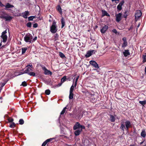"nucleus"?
Returning a JSON list of instances; mask_svg holds the SVG:
<instances>
[{
  "mask_svg": "<svg viewBox=\"0 0 146 146\" xmlns=\"http://www.w3.org/2000/svg\"><path fill=\"white\" fill-rule=\"evenodd\" d=\"M122 15L121 13L116 15V21L117 22H119L121 20Z\"/></svg>",
  "mask_w": 146,
  "mask_h": 146,
  "instance_id": "nucleus-7",
  "label": "nucleus"
},
{
  "mask_svg": "<svg viewBox=\"0 0 146 146\" xmlns=\"http://www.w3.org/2000/svg\"><path fill=\"white\" fill-rule=\"evenodd\" d=\"M82 131V129L76 130L74 132V134L76 136L79 135Z\"/></svg>",
  "mask_w": 146,
  "mask_h": 146,
  "instance_id": "nucleus-17",
  "label": "nucleus"
},
{
  "mask_svg": "<svg viewBox=\"0 0 146 146\" xmlns=\"http://www.w3.org/2000/svg\"><path fill=\"white\" fill-rule=\"evenodd\" d=\"M1 17V18L5 19V21H10L13 18V17L10 16H2Z\"/></svg>",
  "mask_w": 146,
  "mask_h": 146,
  "instance_id": "nucleus-9",
  "label": "nucleus"
},
{
  "mask_svg": "<svg viewBox=\"0 0 146 146\" xmlns=\"http://www.w3.org/2000/svg\"><path fill=\"white\" fill-rule=\"evenodd\" d=\"M123 42L122 44V47L125 48L126 47L127 45V43L126 40V38L125 37H123L122 39Z\"/></svg>",
  "mask_w": 146,
  "mask_h": 146,
  "instance_id": "nucleus-11",
  "label": "nucleus"
},
{
  "mask_svg": "<svg viewBox=\"0 0 146 146\" xmlns=\"http://www.w3.org/2000/svg\"><path fill=\"white\" fill-rule=\"evenodd\" d=\"M47 143L45 141L42 144L41 146H45L46 145V144Z\"/></svg>",
  "mask_w": 146,
  "mask_h": 146,
  "instance_id": "nucleus-49",
  "label": "nucleus"
},
{
  "mask_svg": "<svg viewBox=\"0 0 146 146\" xmlns=\"http://www.w3.org/2000/svg\"><path fill=\"white\" fill-rule=\"evenodd\" d=\"M66 76H64L63 77H62L61 80V82L62 83H63L65 81H66Z\"/></svg>",
  "mask_w": 146,
  "mask_h": 146,
  "instance_id": "nucleus-28",
  "label": "nucleus"
},
{
  "mask_svg": "<svg viewBox=\"0 0 146 146\" xmlns=\"http://www.w3.org/2000/svg\"><path fill=\"white\" fill-rule=\"evenodd\" d=\"M29 28H31L32 26V24L31 22H29L26 25Z\"/></svg>",
  "mask_w": 146,
  "mask_h": 146,
  "instance_id": "nucleus-38",
  "label": "nucleus"
},
{
  "mask_svg": "<svg viewBox=\"0 0 146 146\" xmlns=\"http://www.w3.org/2000/svg\"><path fill=\"white\" fill-rule=\"evenodd\" d=\"M143 62H146V55H143Z\"/></svg>",
  "mask_w": 146,
  "mask_h": 146,
  "instance_id": "nucleus-39",
  "label": "nucleus"
},
{
  "mask_svg": "<svg viewBox=\"0 0 146 146\" xmlns=\"http://www.w3.org/2000/svg\"><path fill=\"white\" fill-rule=\"evenodd\" d=\"M33 38L32 35L30 33H28L24 36V40L26 42L31 43H32Z\"/></svg>",
  "mask_w": 146,
  "mask_h": 146,
  "instance_id": "nucleus-3",
  "label": "nucleus"
},
{
  "mask_svg": "<svg viewBox=\"0 0 146 146\" xmlns=\"http://www.w3.org/2000/svg\"><path fill=\"white\" fill-rule=\"evenodd\" d=\"M57 11L59 12L62 15V9L60 5H58L56 7Z\"/></svg>",
  "mask_w": 146,
  "mask_h": 146,
  "instance_id": "nucleus-21",
  "label": "nucleus"
},
{
  "mask_svg": "<svg viewBox=\"0 0 146 146\" xmlns=\"http://www.w3.org/2000/svg\"><path fill=\"white\" fill-rule=\"evenodd\" d=\"M112 31L113 33H115V34H117V31L116 29H113L112 30Z\"/></svg>",
  "mask_w": 146,
  "mask_h": 146,
  "instance_id": "nucleus-46",
  "label": "nucleus"
},
{
  "mask_svg": "<svg viewBox=\"0 0 146 146\" xmlns=\"http://www.w3.org/2000/svg\"><path fill=\"white\" fill-rule=\"evenodd\" d=\"M74 94L73 92H70L69 98L70 99H72L73 98Z\"/></svg>",
  "mask_w": 146,
  "mask_h": 146,
  "instance_id": "nucleus-26",
  "label": "nucleus"
},
{
  "mask_svg": "<svg viewBox=\"0 0 146 146\" xmlns=\"http://www.w3.org/2000/svg\"><path fill=\"white\" fill-rule=\"evenodd\" d=\"M129 146H135V144L131 145Z\"/></svg>",
  "mask_w": 146,
  "mask_h": 146,
  "instance_id": "nucleus-62",
  "label": "nucleus"
},
{
  "mask_svg": "<svg viewBox=\"0 0 146 146\" xmlns=\"http://www.w3.org/2000/svg\"><path fill=\"white\" fill-rule=\"evenodd\" d=\"M0 6L1 7H4L5 5H3L2 3H1V1H0Z\"/></svg>",
  "mask_w": 146,
  "mask_h": 146,
  "instance_id": "nucleus-51",
  "label": "nucleus"
},
{
  "mask_svg": "<svg viewBox=\"0 0 146 146\" xmlns=\"http://www.w3.org/2000/svg\"><path fill=\"white\" fill-rule=\"evenodd\" d=\"M7 29H6L5 31H4L2 33L1 35H6L5 34L7 33Z\"/></svg>",
  "mask_w": 146,
  "mask_h": 146,
  "instance_id": "nucleus-45",
  "label": "nucleus"
},
{
  "mask_svg": "<svg viewBox=\"0 0 146 146\" xmlns=\"http://www.w3.org/2000/svg\"><path fill=\"white\" fill-rule=\"evenodd\" d=\"M102 16H110L109 14L107 13V12L105 10H102Z\"/></svg>",
  "mask_w": 146,
  "mask_h": 146,
  "instance_id": "nucleus-23",
  "label": "nucleus"
},
{
  "mask_svg": "<svg viewBox=\"0 0 146 146\" xmlns=\"http://www.w3.org/2000/svg\"><path fill=\"white\" fill-rule=\"evenodd\" d=\"M128 12L127 11H126L124 14H123L122 15V17L124 18H127V14L128 13Z\"/></svg>",
  "mask_w": 146,
  "mask_h": 146,
  "instance_id": "nucleus-25",
  "label": "nucleus"
},
{
  "mask_svg": "<svg viewBox=\"0 0 146 146\" xmlns=\"http://www.w3.org/2000/svg\"><path fill=\"white\" fill-rule=\"evenodd\" d=\"M50 31L53 33H55L57 31V26L56 25V22L54 20L53 21L52 25L50 27Z\"/></svg>",
  "mask_w": 146,
  "mask_h": 146,
  "instance_id": "nucleus-2",
  "label": "nucleus"
},
{
  "mask_svg": "<svg viewBox=\"0 0 146 146\" xmlns=\"http://www.w3.org/2000/svg\"><path fill=\"white\" fill-rule=\"evenodd\" d=\"M35 18V16H31L28 17V20L29 21H32L33 19Z\"/></svg>",
  "mask_w": 146,
  "mask_h": 146,
  "instance_id": "nucleus-33",
  "label": "nucleus"
},
{
  "mask_svg": "<svg viewBox=\"0 0 146 146\" xmlns=\"http://www.w3.org/2000/svg\"><path fill=\"white\" fill-rule=\"evenodd\" d=\"M29 12L28 11H25L23 13V17L25 18H27V16L29 15Z\"/></svg>",
  "mask_w": 146,
  "mask_h": 146,
  "instance_id": "nucleus-18",
  "label": "nucleus"
},
{
  "mask_svg": "<svg viewBox=\"0 0 146 146\" xmlns=\"http://www.w3.org/2000/svg\"><path fill=\"white\" fill-rule=\"evenodd\" d=\"M53 139H54V138H51L47 139L45 141L47 143L48 142L51 141Z\"/></svg>",
  "mask_w": 146,
  "mask_h": 146,
  "instance_id": "nucleus-40",
  "label": "nucleus"
},
{
  "mask_svg": "<svg viewBox=\"0 0 146 146\" xmlns=\"http://www.w3.org/2000/svg\"><path fill=\"white\" fill-rule=\"evenodd\" d=\"M27 50V47H24V48H21V50H22V54H24L25 53L26 51Z\"/></svg>",
  "mask_w": 146,
  "mask_h": 146,
  "instance_id": "nucleus-29",
  "label": "nucleus"
},
{
  "mask_svg": "<svg viewBox=\"0 0 146 146\" xmlns=\"http://www.w3.org/2000/svg\"><path fill=\"white\" fill-rule=\"evenodd\" d=\"M32 69L29 67H27L26 69L24 71V72L23 73H26L27 74H28V73L30 72L32 70Z\"/></svg>",
  "mask_w": 146,
  "mask_h": 146,
  "instance_id": "nucleus-20",
  "label": "nucleus"
},
{
  "mask_svg": "<svg viewBox=\"0 0 146 146\" xmlns=\"http://www.w3.org/2000/svg\"><path fill=\"white\" fill-rule=\"evenodd\" d=\"M21 16V13H18L17 15H15V16L19 17Z\"/></svg>",
  "mask_w": 146,
  "mask_h": 146,
  "instance_id": "nucleus-53",
  "label": "nucleus"
},
{
  "mask_svg": "<svg viewBox=\"0 0 146 146\" xmlns=\"http://www.w3.org/2000/svg\"><path fill=\"white\" fill-rule=\"evenodd\" d=\"M38 24L37 23H35L33 25V27L34 28H36L38 27Z\"/></svg>",
  "mask_w": 146,
  "mask_h": 146,
  "instance_id": "nucleus-47",
  "label": "nucleus"
},
{
  "mask_svg": "<svg viewBox=\"0 0 146 146\" xmlns=\"http://www.w3.org/2000/svg\"><path fill=\"white\" fill-rule=\"evenodd\" d=\"M123 54L125 57H126L130 55L129 50H125L123 52Z\"/></svg>",
  "mask_w": 146,
  "mask_h": 146,
  "instance_id": "nucleus-14",
  "label": "nucleus"
},
{
  "mask_svg": "<svg viewBox=\"0 0 146 146\" xmlns=\"http://www.w3.org/2000/svg\"><path fill=\"white\" fill-rule=\"evenodd\" d=\"M94 51V50H93L91 51L89 50L88 51L86 54L85 55V56L86 58H88L90 56H91L93 52Z\"/></svg>",
  "mask_w": 146,
  "mask_h": 146,
  "instance_id": "nucleus-12",
  "label": "nucleus"
},
{
  "mask_svg": "<svg viewBox=\"0 0 146 146\" xmlns=\"http://www.w3.org/2000/svg\"><path fill=\"white\" fill-rule=\"evenodd\" d=\"M82 116L83 115H82V114H79V118H81L82 117Z\"/></svg>",
  "mask_w": 146,
  "mask_h": 146,
  "instance_id": "nucleus-56",
  "label": "nucleus"
},
{
  "mask_svg": "<svg viewBox=\"0 0 146 146\" xmlns=\"http://www.w3.org/2000/svg\"><path fill=\"white\" fill-rule=\"evenodd\" d=\"M145 74H146V66L145 67Z\"/></svg>",
  "mask_w": 146,
  "mask_h": 146,
  "instance_id": "nucleus-63",
  "label": "nucleus"
},
{
  "mask_svg": "<svg viewBox=\"0 0 146 146\" xmlns=\"http://www.w3.org/2000/svg\"><path fill=\"white\" fill-rule=\"evenodd\" d=\"M145 140L144 141H142V142H141V143H140V145H141V144H142L143 143V142H144V141H145Z\"/></svg>",
  "mask_w": 146,
  "mask_h": 146,
  "instance_id": "nucleus-61",
  "label": "nucleus"
},
{
  "mask_svg": "<svg viewBox=\"0 0 146 146\" xmlns=\"http://www.w3.org/2000/svg\"><path fill=\"white\" fill-rule=\"evenodd\" d=\"M124 3V0H122L117 7V9L118 10L120 11L122 9V6L123 4Z\"/></svg>",
  "mask_w": 146,
  "mask_h": 146,
  "instance_id": "nucleus-10",
  "label": "nucleus"
},
{
  "mask_svg": "<svg viewBox=\"0 0 146 146\" xmlns=\"http://www.w3.org/2000/svg\"><path fill=\"white\" fill-rule=\"evenodd\" d=\"M58 37L59 35L57 33L54 36L55 40H57L58 39Z\"/></svg>",
  "mask_w": 146,
  "mask_h": 146,
  "instance_id": "nucleus-44",
  "label": "nucleus"
},
{
  "mask_svg": "<svg viewBox=\"0 0 146 146\" xmlns=\"http://www.w3.org/2000/svg\"><path fill=\"white\" fill-rule=\"evenodd\" d=\"M141 135L142 137L144 138L146 136V132L145 130H142L141 133Z\"/></svg>",
  "mask_w": 146,
  "mask_h": 146,
  "instance_id": "nucleus-24",
  "label": "nucleus"
},
{
  "mask_svg": "<svg viewBox=\"0 0 146 146\" xmlns=\"http://www.w3.org/2000/svg\"><path fill=\"white\" fill-rule=\"evenodd\" d=\"M142 13L140 10H137L136 11L135 16V21H137L139 18L141 16Z\"/></svg>",
  "mask_w": 146,
  "mask_h": 146,
  "instance_id": "nucleus-6",
  "label": "nucleus"
},
{
  "mask_svg": "<svg viewBox=\"0 0 146 146\" xmlns=\"http://www.w3.org/2000/svg\"><path fill=\"white\" fill-rule=\"evenodd\" d=\"M50 90H46L45 91V93L46 95H49L50 94Z\"/></svg>",
  "mask_w": 146,
  "mask_h": 146,
  "instance_id": "nucleus-35",
  "label": "nucleus"
},
{
  "mask_svg": "<svg viewBox=\"0 0 146 146\" xmlns=\"http://www.w3.org/2000/svg\"><path fill=\"white\" fill-rule=\"evenodd\" d=\"M24 123V121L23 119H21L19 121V123L20 125H23Z\"/></svg>",
  "mask_w": 146,
  "mask_h": 146,
  "instance_id": "nucleus-31",
  "label": "nucleus"
},
{
  "mask_svg": "<svg viewBox=\"0 0 146 146\" xmlns=\"http://www.w3.org/2000/svg\"><path fill=\"white\" fill-rule=\"evenodd\" d=\"M5 84V83H2L1 84V86L2 87H3V86H4Z\"/></svg>",
  "mask_w": 146,
  "mask_h": 146,
  "instance_id": "nucleus-59",
  "label": "nucleus"
},
{
  "mask_svg": "<svg viewBox=\"0 0 146 146\" xmlns=\"http://www.w3.org/2000/svg\"><path fill=\"white\" fill-rule=\"evenodd\" d=\"M119 128L123 133L125 130L128 131L129 128L132 127V125L130 121L125 119L121 120Z\"/></svg>",
  "mask_w": 146,
  "mask_h": 146,
  "instance_id": "nucleus-1",
  "label": "nucleus"
},
{
  "mask_svg": "<svg viewBox=\"0 0 146 146\" xmlns=\"http://www.w3.org/2000/svg\"><path fill=\"white\" fill-rule=\"evenodd\" d=\"M140 23H139L137 26V29L140 26Z\"/></svg>",
  "mask_w": 146,
  "mask_h": 146,
  "instance_id": "nucleus-60",
  "label": "nucleus"
},
{
  "mask_svg": "<svg viewBox=\"0 0 146 146\" xmlns=\"http://www.w3.org/2000/svg\"><path fill=\"white\" fill-rule=\"evenodd\" d=\"M37 39V36H35L32 40V42H35Z\"/></svg>",
  "mask_w": 146,
  "mask_h": 146,
  "instance_id": "nucleus-48",
  "label": "nucleus"
},
{
  "mask_svg": "<svg viewBox=\"0 0 146 146\" xmlns=\"http://www.w3.org/2000/svg\"><path fill=\"white\" fill-rule=\"evenodd\" d=\"M28 74L33 76H36L35 73L34 72H30L28 73Z\"/></svg>",
  "mask_w": 146,
  "mask_h": 146,
  "instance_id": "nucleus-32",
  "label": "nucleus"
},
{
  "mask_svg": "<svg viewBox=\"0 0 146 146\" xmlns=\"http://www.w3.org/2000/svg\"><path fill=\"white\" fill-rule=\"evenodd\" d=\"M73 128L74 130H76L77 129H82H82H85V127L80 125L79 122H77L74 126Z\"/></svg>",
  "mask_w": 146,
  "mask_h": 146,
  "instance_id": "nucleus-4",
  "label": "nucleus"
},
{
  "mask_svg": "<svg viewBox=\"0 0 146 146\" xmlns=\"http://www.w3.org/2000/svg\"><path fill=\"white\" fill-rule=\"evenodd\" d=\"M8 120L9 122H12L13 121L14 119L13 118L11 117H9L8 119Z\"/></svg>",
  "mask_w": 146,
  "mask_h": 146,
  "instance_id": "nucleus-43",
  "label": "nucleus"
},
{
  "mask_svg": "<svg viewBox=\"0 0 146 146\" xmlns=\"http://www.w3.org/2000/svg\"><path fill=\"white\" fill-rule=\"evenodd\" d=\"M139 102L142 105H144L146 104V101L144 100L143 101H139Z\"/></svg>",
  "mask_w": 146,
  "mask_h": 146,
  "instance_id": "nucleus-34",
  "label": "nucleus"
},
{
  "mask_svg": "<svg viewBox=\"0 0 146 146\" xmlns=\"http://www.w3.org/2000/svg\"><path fill=\"white\" fill-rule=\"evenodd\" d=\"M119 1V0H115V3H117V1L118 2Z\"/></svg>",
  "mask_w": 146,
  "mask_h": 146,
  "instance_id": "nucleus-64",
  "label": "nucleus"
},
{
  "mask_svg": "<svg viewBox=\"0 0 146 146\" xmlns=\"http://www.w3.org/2000/svg\"><path fill=\"white\" fill-rule=\"evenodd\" d=\"M133 28V27H132V25L128 29V31H130Z\"/></svg>",
  "mask_w": 146,
  "mask_h": 146,
  "instance_id": "nucleus-54",
  "label": "nucleus"
},
{
  "mask_svg": "<svg viewBox=\"0 0 146 146\" xmlns=\"http://www.w3.org/2000/svg\"><path fill=\"white\" fill-rule=\"evenodd\" d=\"M15 126H16V125L15 124V123L14 122H12V123L11 124L9 125V127H11V128H13V127H15Z\"/></svg>",
  "mask_w": 146,
  "mask_h": 146,
  "instance_id": "nucleus-36",
  "label": "nucleus"
},
{
  "mask_svg": "<svg viewBox=\"0 0 146 146\" xmlns=\"http://www.w3.org/2000/svg\"><path fill=\"white\" fill-rule=\"evenodd\" d=\"M77 82H75V84H74V86L75 87H76L77 85Z\"/></svg>",
  "mask_w": 146,
  "mask_h": 146,
  "instance_id": "nucleus-58",
  "label": "nucleus"
},
{
  "mask_svg": "<svg viewBox=\"0 0 146 146\" xmlns=\"http://www.w3.org/2000/svg\"><path fill=\"white\" fill-rule=\"evenodd\" d=\"M44 71V74L45 75H51L52 74V72L49 70H48L46 67L42 65H40Z\"/></svg>",
  "mask_w": 146,
  "mask_h": 146,
  "instance_id": "nucleus-5",
  "label": "nucleus"
},
{
  "mask_svg": "<svg viewBox=\"0 0 146 146\" xmlns=\"http://www.w3.org/2000/svg\"><path fill=\"white\" fill-rule=\"evenodd\" d=\"M110 120L111 122H114L115 121V119L114 116L110 114Z\"/></svg>",
  "mask_w": 146,
  "mask_h": 146,
  "instance_id": "nucleus-16",
  "label": "nucleus"
},
{
  "mask_svg": "<svg viewBox=\"0 0 146 146\" xmlns=\"http://www.w3.org/2000/svg\"><path fill=\"white\" fill-rule=\"evenodd\" d=\"M108 26L105 25L103 27L102 29H101L100 31L102 33H104L108 29Z\"/></svg>",
  "mask_w": 146,
  "mask_h": 146,
  "instance_id": "nucleus-13",
  "label": "nucleus"
},
{
  "mask_svg": "<svg viewBox=\"0 0 146 146\" xmlns=\"http://www.w3.org/2000/svg\"><path fill=\"white\" fill-rule=\"evenodd\" d=\"M90 64L92 65L95 68H98L99 67L98 64L97 62L91 60L90 61Z\"/></svg>",
  "mask_w": 146,
  "mask_h": 146,
  "instance_id": "nucleus-8",
  "label": "nucleus"
},
{
  "mask_svg": "<svg viewBox=\"0 0 146 146\" xmlns=\"http://www.w3.org/2000/svg\"><path fill=\"white\" fill-rule=\"evenodd\" d=\"M74 86H73V84L70 87V92H73V91L74 89Z\"/></svg>",
  "mask_w": 146,
  "mask_h": 146,
  "instance_id": "nucleus-42",
  "label": "nucleus"
},
{
  "mask_svg": "<svg viewBox=\"0 0 146 146\" xmlns=\"http://www.w3.org/2000/svg\"><path fill=\"white\" fill-rule=\"evenodd\" d=\"M88 112H87L86 111H84L82 112V115H86L88 114Z\"/></svg>",
  "mask_w": 146,
  "mask_h": 146,
  "instance_id": "nucleus-41",
  "label": "nucleus"
},
{
  "mask_svg": "<svg viewBox=\"0 0 146 146\" xmlns=\"http://www.w3.org/2000/svg\"><path fill=\"white\" fill-rule=\"evenodd\" d=\"M1 37L3 39V42H5L7 41V35H1Z\"/></svg>",
  "mask_w": 146,
  "mask_h": 146,
  "instance_id": "nucleus-22",
  "label": "nucleus"
},
{
  "mask_svg": "<svg viewBox=\"0 0 146 146\" xmlns=\"http://www.w3.org/2000/svg\"><path fill=\"white\" fill-rule=\"evenodd\" d=\"M61 21L62 24L61 27L62 28H63L65 26V20L63 17H62L61 20Z\"/></svg>",
  "mask_w": 146,
  "mask_h": 146,
  "instance_id": "nucleus-19",
  "label": "nucleus"
},
{
  "mask_svg": "<svg viewBox=\"0 0 146 146\" xmlns=\"http://www.w3.org/2000/svg\"><path fill=\"white\" fill-rule=\"evenodd\" d=\"M79 78V76L78 75L76 77V79L75 81V82H77Z\"/></svg>",
  "mask_w": 146,
  "mask_h": 146,
  "instance_id": "nucleus-52",
  "label": "nucleus"
},
{
  "mask_svg": "<svg viewBox=\"0 0 146 146\" xmlns=\"http://www.w3.org/2000/svg\"><path fill=\"white\" fill-rule=\"evenodd\" d=\"M2 45V43L1 42L0 43V49H1L2 48H3L4 46H3L2 47H1V46Z\"/></svg>",
  "mask_w": 146,
  "mask_h": 146,
  "instance_id": "nucleus-55",
  "label": "nucleus"
},
{
  "mask_svg": "<svg viewBox=\"0 0 146 146\" xmlns=\"http://www.w3.org/2000/svg\"><path fill=\"white\" fill-rule=\"evenodd\" d=\"M62 83L61 82L59 83V84H58V86H61V85H62Z\"/></svg>",
  "mask_w": 146,
  "mask_h": 146,
  "instance_id": "nucleus-57",
  "label": "nucleus"
},
{
  "mask_svg": "<svg viewBox=\"0 0 146 146\" xmlns=\"http://www.w3.org/2000/svg\"><path fill=\"white\" fill-rule=\"evenodd\" d=\"M28 66H29L31 68H32L33 67V65L32 64H31L30 65H27L26 67H28Z\"/></svg>",
  "mask_w": 146,
  "mask_h": 146,
  "instance_id": "nucleus-50",
  "label": "nucleus"
},
{
  "mask_svg": "<svg viewBox=\"0 0 146 146\" xmlns=\"http://www.w3.org/2000/svg\"><path fill=\"white\" fill-rule=\"evenodd\" d=\"M59 56H60L62 58H65V55L61 52H59Z\"/></svg>",
  "mask_w": 146,
  "mask_h": 146,
  "instance_id": "nucleus-30",
  "label": "nucleus"
},
{
  "mask_svg": "<svg viewBox=\"0 0 146 146\" xmlns=\"http://www.w3.org/2000/svg\"><path fill=\"white\" fill-rule=\"evenodd\" d=\"M66 109H67V108H66V107H65V108H63V110H62V111L60 113V115H63L64 114V113L66 111Z\"/></svg>",
  "mask_w": 146,
  "mask_h": 146,
  "instance_id": "nucleus-27",
  "label": "nucleus"
},
{
  "mask_svg": "<svg viewBox=\"0 0 146 146\" xmlns=\"http://www.w3.org/2000/svg\"><path fill=\"white\" fill-rule=\"evenodd\" d=\"M4 7H5L7 10H8V9L13 7L14 6L13 5H11L9 3H7Z\"/></svg>",
  "mask_w": 146,
  "mask_h": 146,
  "instance_id": "nucleus-15",
  "label": "nucleus"
},
{
  "mask_svg": "<svg viewBox=\"0 0 146 146\" xmlns=\"http://www.w3.org/2000/svg\"><path fill=\"white\" fill-rule=\"evenodd\" d=\"M21 85L25 87L27 86V84L25 81H24L22 82V84Z\"/></svg>",
  "mask_w": 146,
  "mask_h": 146,
  "instance_id": "nucleus-37",
  "label": "nucleus"
}]
</instances>
